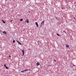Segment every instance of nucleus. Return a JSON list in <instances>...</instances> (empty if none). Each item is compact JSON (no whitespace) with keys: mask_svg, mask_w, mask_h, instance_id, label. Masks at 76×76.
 Listing matches in <instances>:
<instances>
[{"mask_svg":"<svg viewBox=\"0 0 76 76\" xmlns=\"http://www.w3.org/2000/svg\"><path fill=\"white\" fill-rule=\"evenodd\" d=\"M39 63H37V66H39Z\"/></svg>","mask_w":76,"mask_h":76,"instance_id":"9","label":"nucleus"},{"mask_svg":"<svg viewBox=\"0 0 76 76\" xmlns=\"http://www.w3.org/2000/svg\"><path fill=\"white\" fill-rule=\"evenodd\" d=\"M73 66H75V65H74V64H73Z\"/></svg>","mask_w":76,"mask_h":76,"instance_id":"19","label":"nucleus"},{"mask_svg":"<svg viewBox=\"0 0 76 76\" xmlns=\"http://www.w3.org/2000/svg\"><path fill=\"white\" fill-rule=\"evenodd\" d=\"M40 42V43H41V42Z\"/></svg>","mask_w":76,"mask_h":76,"instance_id":"22","label":"nucleus"},{"mask_svg":"<svg viewBox=\"0 0 76 76\" xmlns=\"http://www.w3.org/2000/svg\"><path fill=\"white\" fill-rule=\"evenodd\" d=\"M41 26H42V25H44V21H43L41 23Z\"/></svg>","mask_w":76,"mask_h":76,"instance_id":"2","label":"nucleus"},{"mask_svg":"<svg viewBox=\"0 0 76 76\" xmlns=\"http://www.w3.org/2000/svg\"><path fill=\"white\" fill-rule=\"evenodd\" d=\"M24 71H26L27 72V71H28V69H25L24 70Z\"/></svg>","mask_w":76,"mask_h":76,"instance_id":"12","label":"nucleus"},{"mask_svg":"<svg viewBox=\"0 0 76 76\" xmlns=\"http://www.w3.org/2000/svg\"><path fill=\"white\" fill-rule=\"evenodd\" d=\"M5 67L7 69H8V67L6 66Z\"/></svg>","mask_w":76,"mask_h":76,"instance_id":"13","label":"nucleus"},{"mask_svg":"<svg viewBox=\"0 0 76 76\" xmlns=\"http://www.w3.org/2000/svg\"><path fill=\"white\" fill-rule=\"evenodd\" d=\"M17 42H18V43L20 44V45H21V43H20V42H19V41H17Z\"/></svg>","mask_w":76,"mask_h":76,"instance_id":"5","label":"nucleus"},{"mask_svg":"<svg viewBox=\"0 0 76 76\" xmlns=\"http://www.w3.org/2000/svg\"><path fill=\"white\" fill-rule=\"evenodd\" d=\"M21 72L22 73H25V71H21Z\"/></svg>","mask_w":76,"mask_h":76,"instance_id":"10","label":"nucleus"},{"mask_svg":"<svg viewBox=\"0 0 76 76\" xmlns=\"http://www.w3.org/2000/svg\"><path fill=\"white\" fill-rule=\"evenodd\" d=\"M1 21L2 22H3V23H5L6 22L5 21H4L3 20H2Z\"/></svg>","mask_w":76,"mask_h":76,"instance_id":"6","label":"nucleus"},{"mask_svg":"<svg viewBox=\"0 0 76 76\" xmlns=\"http://www.w3.org/2000/svg\"><path fill=\"white\" fill-rule=\"evenodd\" d=\"M26 21L27 23H28V22H29V20H28V19H27L26 20Z\"/></svg>","mask_w":76,"mask_h":76,"instance_id":"8","label":"nucleus"},{"mask_svg":"<svg viewBox=\"0 0 76 76\" xmlns=\"http://www.w3.org/2000/svg\"><path fill=\"white\" fill-rule=\"evenodd\" d=\"M2 33L3 34H7V32L6 31H3Z\"/></svg>","mask_w":76,"mask_h":76,"instance_id":"3","label":"nucleus"},{"mask_svg":"<svg viewBox=\"0 0 76 76\" xmlns=\"http://www.w3.org/2000/svg\"><path fill=\"white\" fill-rule=\"evenodd\" d=\"M13 43H15V40H13Z\"/></svg>","mask_w":76,"mask_h":76,"instance_id":"15","label":"nucleus"},{"mask_svg":"<svg viewBox=\"0 0 76 76\" xmlns=\"http://www.w3.org/2000/svg\"><path fill=\"white\" fill-rule=\"evenodd\" d=\"M54 61H56V60H54Z\"/></svg>","mask_w":76,"mask_h":76,"instance_id":"18","label":"nucleus"},{"mask_svg":"<svg viewBox=\"0 0 76 76\" xmlns=\"http://www.w3.org/2000/svg\"><path fill=\"white\" fill-rule=\"evenodd\" d=\"M63 33L65 32V33H66V32H65V31H63Z\"/></svg>","mask_w":76,"mask_h":76,"instance_id":"20","label":"nucleus"},{"mask_svg":"<svg viewBox=\"0 0 76 76\" xmlns=\"http://www.w3.org/2000/svg\"><path fill=\"white\" fill-rule=\"evenodd\" d=\"M4 67H5L6 66V64H4Z\"/></svg>","mask_w":76,"mask_h":76,"instance_id":"17","label":"nucleus"},{"mask_svg":"<svg viewBox=\"0 0 76 76\" xmlns=\"http://www.w3.org/2000/svg\"><path fill=\"white\" fill-rule=\"evenodd\" d=\"M35 23L36 26H37V27H38V23L36 22Z\"/></svg>","mask_w":76,"mask_h":76,"instance_id":"4","label":"nucleus"},{"mask_svg":"<svg viewBox=\"0 0 76 76\" xmlns=\"http://www.w3.org/2000/svg\"><path fill=\"white\" fill-rule=\"evenodd\" d=\"M56 35H58V36H60V35L58 34H57Z\"/></svg>","mask_w":76,"mask_h":76,"instance_id":"14","label":"nucleus"},{"mask_svg":"<svg viewBox=\"0 0 76 76\" xmlns=\"http://www.w3.org/2000/svg\"><path fill=\"white\" fill-rule=\"evenodd\" d=\"M23 20V19H21L20 20V22H22V21Z\"/></svg>","mask_w":76,"mask_h":76,"instance_id":"11","label":"nucleus"},{"mask_svg":"<svg viewBox=\"0 0 76 76\" xmlns=\"http://www.w3.org/2000/svg\"><path fill=\"white\" fill-rule=\"evenodd\" d=\"M13 21V20H11V21H10V23H12V21Z\"/></svg>","mask_w":76,"mask_h":76,"instance_id":"16","label":"nucleus"},{"mask_svg":"<svg viewBox=\"0 0 76 76\" xmlns=\"http://www.w3.org/2000/svg\"><path fill=\"white\" fill-rule=\"evenodd\" d=\"M66 48H69V45H66Z\"/></svg>","mask_w":76,"mask_h":76,"instance_id":"7","label":"nucleus"},{"mask_svg":"<svg viewBox=\"0 0 76 76\" xmlns=\"http://www.w3.org/2000/svg\"><path fill=\"white\" fill-rule=\"evenodd\" d=\"M22 52L23 53V56H24V54H25V50L23 49L22 50Z\"/></svg>","mask_w":76,"mask_h":76,"instance_id":"1","label":"nucleus"},{"mask_svg":"<svg viewBox=\"0 0 76 76\" xmlns=\"http://www.w3.org/2000/svg\"><path fill=\"white\" fill-rule=\"evenodd\" d=\"M10 57H11L10 56H9V58H10Z\"/></svg>","mask_w":76,"mask_h":76,"instance_id":"21","label":"nucleus"},{"mask_svg":"<svg viewBox=\"0 0 76 76\" xmlns=\"http://www.w3.org/2000/svg\"><path fill=\"white\" fill-rule=\"evenodd\" d=\"M29 50H31V49H29Z\"/></svg>","mask_w":76,"mask_h":76,"instance_id":"23","label":"nucleus"}]
</instances>
